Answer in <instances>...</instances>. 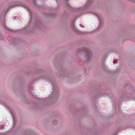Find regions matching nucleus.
I'll return each instance as SVG.
<instances>
[{
	"mask_svg": "<svg viewBox=\"0 0 135 135\" xmlns=\"http://www.w3.org/2000/svg\"><path fill=\"white\" fill-rule=\"evenodd\" d=\"M115 61H116V60H114V61H113V63H114V64H115V62H116Z\"/></svg>",
	"mask_w": 135,
	"mask_h": 135,
	"instance_id": "obj_1",
	"label": "nucleus"
}]
</instances>
